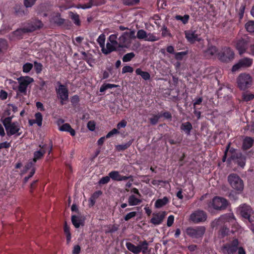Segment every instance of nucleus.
<instances>
[{"mask_svg": "<svg viewBox=\"0 0 254 254\" xmlns=\"http://www.w3.org/2000/svg\"><path fill=\"white\" fill-rule=\"evenodd\" d=\"M11 117H7L1 121L5 128L6 134L8 136H19L22 133L20 125L17 122H11Z\"/></svg>", "mask_w": 254, "mask_h": 254, "instance_id": "f257e3e1", "label": "nucleus"}, {"mask_svg": "<svg viewBox=\"0 0 254 254\" xmlns=\"http://www.w3.org/2000/svg\"><path fill=\"white\" fill-rule=\"evenodd\" d=\"M118 34L115 33L111 34L108 38L106 46L103 50V53L107 55L112 52L117 51L121 48V45L118 39Z\"/></svg>", "mask_w": 254, "mask_h": 254, "instance_id": "f03ea898", "label": "nucleus"}, {"mask_svg": "<svg viewBox=\"0 0 254 254\" xmlns=\"http://www.w3.org/2000/svg\"><path fill=\"white\" fill-rule=\"evenodd\" d=\"M136 38L134 30L129 29L123 32L118 38L122 48H128L130 47L132 40Z\"/></svg>", "mask_w": 254, "mask_h": 254, "instance_id": "7ed1b4c3", "label": "nucleus"}, {"mask_svg": "<svg viewBox=\"0 0 254 254\" xmlns=\"http://www.w3.org/2000/svg\"><path fill=\"white\" fill-rule=\"evenodd\" d=\"M228 181L234 190L238 193L241 192L244 188L243 181L236 174H231L228 177Z\"/></svg>", "mask_w": 254, "mask_h": 254, "instance_id": "20e7f679", "label": "nucleus"}, {"mask_svg": "<svg viewBox=\"0 0 254 254\" xmlns=\"http://www.w3.org/2000/svg\"><path fill=\"white\" fill-rule=\"evenodd\" d=\"M18 82L17 93L27 94V89L30 84L34 82L33 78L28 76H20L17 79Z\"/></svg>", "mask_w": 254, "mask_h": 254, "instance_id": "39448f33", "label": "nucleus"}, {"mask_svg": "<svg viewBox=\"0 0 254 254\" xmlns=\"http://www.w3.org/2000/svg\"><path fill=\"white\" fill-rule=\"evenodd\" d=\"M252 77L248 73L240 74L237 78V83L238 87L243 90L250 87L252 84Z\"/></svg>", "mask_w": 254, "mask_h": 254, "instance_id": "423d86ee", "label": "nucleus"}, {"mask_svg": "<svg viewBox=\"0 0 254 254\" xmlns=\"http://www.w3.org/2000/svg\"><path fill=\"white\" fill-rule=\"evenodd\" d=\"M205 231V227L202 226L189 227L186 229V234L192 239H201Z\"/></svg>", "mask_w": 254, "mask_h": 254, "instance_id": "0eeeda50", "label": "nucleus"}, {"mask_svg": "<svg viewBox=\"0 0 254 254\" xmlns=\"http://www.w3.org/2000/svg\"><path fill=\"white\" fill-rule=\"evenodd\" d=\"M228 204L226 199L220 197H214L212 202H210L208 205V210L210 211L212 209L220 210L225 209Z\"/></svg>", "mask_w": 254, "mask_h": 254, "instance_id": "6e6552de", "label": "nucleus"}, {"mask_svg": "<svg viewBox=\"0 0 254 254\" xmlns=\"http://www.w3.org/2000/svg\"><path fill=\"white\" fill-rule=\"evenodd\" d=\"M126 246L128 251L134 254H139L141 252L145 254L148 249V243L145 241L140 243L137 246L130 242H127Z\"/></svg>", "mask_w": 254, "mask_h": 254, "instance_id": "1a4fd4ad", "label": "nucleus"}, {"mask_svg": "<svg viewBox=\"0 0 254 254\" xmlns=\"http://www.w3.org/2000/svg\"><path fill=\"white\" fill-rule=\"evenodd\" d=\"M236 220L232 213H229L222 215L218 219L215 220L213 222V226L224 225L228 226V224L235 225Z\"/></svg>", "mask_w": 254, "mask_h": 254, "instance_id": "9d476101", "label": "nucleus"}, {"mask_svg": "<svg viewBox=\"0 0 254 254\" xmlns=\"http://www.w3.org/2000/svg\"><path fill=\"white\" fill-rule=\"evenodd\" d=\"M58 84L59 86L56 88V91L58 97L60 99L61 103L63 105L68 99V91L64 85L61 84L60 82H58Z\"/></svg>", "mask_w": 254, "mask_h": 254, "instance_id": "9b49d317", "label": "nucleus"}, {"mask_svg": "<svg viewBox=\"0 0 254 254\" xmlns=\"http://www.w3.org/2000/svg\"><path fill=\"white\" fill-rule=\"evenodd\" d=\"M207 219L206 213L201 210L193 211L190 215V220L194 223L204 222Z\"/></svg>", "mask_w": 254, "mask_h": 254, "instance_id": "f8f14e48", "label": "nucleus"}, {"mask_svg": "<svg viewBox=\"0 0 254 254\" xmlns=\"http://www.w3.org/2000/svg\"><path fill=\"white\" fill-rule=\"evenodd\" d=\"M253 63V59L250 58L241 59L236 64L233 66L232 70L233 72H235L241 68L249 67L252 65Z\"/></svg>", "mask_w": 254, "mask_h": 254, "instance_id": "ddd939ff", "label": "nucleus"}, {"mask_svg": "<svg viewBox=\"0 0 254 254\" xmlns=\"http://www.w3.org/2000/svg\"><path fill=\"white\" fill-rule=\"evenodd\" d=\"M234 53L230 48L225 47L223 49L222 52L219 53L218 58L222 62H229L234 58Z\"/></svg>", "mask_w": 254, "mask_h": 254, "instance_id": "4468645a", "label": "nucleus"}, {"mask_svg": "<svg viewBox=\"0 0 254 254\" xmlns=\"http://www.w3.org/2000/svg\"><path fill=\"white\" fill-rule=\"evenodd\" d=\"M248 39H244L242 38L238 40L236 43V48L238 51L240 55L244 53H248L249 52V46Z\"/></svg>", "mask_w": 254, "mask_h": 254, "instance_id": "2eb2a0df", "label": "nucleus"}, {"mask_svg": "<svg viewBox=\"0 0 254 254\" xmlns=\"http://www.w3.org/2000/svg\"><path fill=\"white\" fill-rule=\"evenodd\" d=\"M239 242L237 239H234L231 243L226 244L222 247V251L225 253L232 254L238 250Z\"/></svg>", "mask_w": 254, "mask_h": 254, "instance_id": "dca6fc26", "label": "nucleus"}, {"mask_svg": "<svg viewBox=\"0 0 254 254\" xmlns=\"http://www.w3.org/2000/svg\"><path fill=\"white\" fill-rule=\"evenodd\" d=\"M238 211L243 218L248 219L251 221L250 216L253 213V210L249 205L245 204H242L238 207Z\"/></svg>", "mask_w": 254, "mask_h": 254, "instance_id": "f3484780", "label": "nucleus"}, {"mask_svg": "<svg viewBox=\"0 0 254 254\" xmlns=\"http://www.w3.org/2000/svg\"><path fill=\"white\" fill-rule=\"evenodd\" d=\"M185 37L188 41L191 43H193L196 41H199L201 40L198 37V35L196 34L195 31L191 30L185 31Z\"/></svg>", "mask_w": 254, "mask_h": 254, "instance_id": "a211bd4d", "label": "nucleus"}, {"mask_svg": "<svg viewBox=\"0 0 254 254\" xmlns=\"http://www.w3.org/2000/svg\"><path fill=\"white\" fill-rule=\"evenodd\" d=\"M109 176L114 181H125L129 178H132L131 176H124L120 174L119 172L117 171H113L109 173Z\"/></svg>", "mask_w": 254, "mask_h": 254, "instance_id": "6ab92c4d", "label": "nucleus"}, {"mask_svg": "<svg viewBox=\"0 0 254 254\" xmlns=\"http://www.w3.org/2000/svg\"><path fill=\"white\" fill-rule=\"evenodd\" d=\"M166 215V213L165 211L153 214V217L151 219V222L155 225H159L162 222Z\"/></svg>", "mask_w": 254, "mask_h": 254, "instance_id": "aec40b11", "label": "nucleus"}, {"mask_svg": "<svg viewBox=\"0 0 254 254\" xmlns=\"http://www.w3.org/2000/svg\"><path fill=\"white\" fill-rule=\"evenodd\" d=\"M43 26V24L41 21L39 20H35L30 24V26L27 28L21 29V31L23 32H31L37 29L41 28Z\"/></svg>", "mask_w": 254, "mask_h": 254, "instance_id": "412c9836", "label": "nucleus"}, {"mask_svg": "<svg viewBox=\"0 0 254 254\" xmlns=\"http://www.w3.org/2000/svg\"><path fill=\"white\" fill-rule=\"evenodd\" d=\"M217 49L213 46L209 45L207 49L204 51V55L207 58H211L217 54Z\"/></svg>", "mask_w": 254, "mask_h": 254, "instance_id": "4be33fe9", "label": "nucleus"}, {"mask_svg": "<svg viewBox=\"0 0 254 254\" xmlns=\"http://www.w3.org/2000/svg\"><path fill=\"white\" fill-rule=\"evenodd\" d=\"M127 201L129 206H133L140 204L142 200L135 195L131 194L129 196Z\"/></svg>", "mask_w": 254, "mask_h": 254, "instance_id": "5701e85b", "label": "nucleus"}, {"mask_svg": "<svg viewBox=\"0 0 254 254\" xmlns=\"http://www.w3.org/2000/svg\"><path fill=\"white\" fill-rule=\"evenodd\" d=\"M104 3V0H101L100 2H98L96 0H90L88 3L80 5L78 7L82 9L89 8L93 5H99Z\"/></svg>", "mask_w": 254, "mask_h": 254, "instance_id": "b1692460", "label": "nucleus"}, {"mask_svg": "<svg viewBox=\"0 0 254 254\" xmlns=\"http://www.w3.org/2000/svg\"><path fill=\"white\" fill-rule=\"evenodd\" d=\"M254 143V139L250 137H246L243 140V148L245 150L250 148Z\"/></svg>", "mask_w": 254, "mask_h": 254, "instance_id": "393cba45", "label": "nucleus"}, {"mask_svg": "<svg viewBox=\"0 0 254 254\" xmlns=\"http://www.w3.org/2000/svg\"><path fill=\"white\" fill-rule=\"evenodd\" d=\"M59 129L62 131L68 132L71 135L74 136L75 134V130L71 128L69 124L66 123L60 127Z\"/></svg>", "mask_w": 254, "mask_h": 254, "instance_id": "a878e982", "label": "nucleus"}, {"mask_svg": "<svg viewBox=\"0 0 254 254\" xmlns=\"http://www.w3.org/2000/svg\"><path fill=\"white\" fill-rule=\"evenodd\" d=\"M45 153V150L43 147L41 148L39 150L35 151L34 153V158L32 160L36 163L38 160L40 159L43 157Z\"/></svg>", "mask_w": 254, "mask_h": 254, "instance_id": "bb28decb", "label": "nucleus"}, {"mask_svg": "<svg viewBox=\"0 0 254 254\" xmlns=\"http://www.w3.org/2000/svg\"><path fill=\"white\" fill-rule=\"evenodd\" d=\"M192 128L191 124L188 122L183 123L181 126V129L188 135L190 134V130Z\"/></svg>", "mask_w": 254, "mask_h": 254, "instance_id": "cd10ccee", "label": "nucleus"}, {"mask_svg": "<svg viewBox=\"0 0 254 254\" xmlns=\"http://www.w3.org/2000/svg\"><path fill=\"white\" fill-rule=\"evenodd\" d=\"M168 201V198L165 196L162 199H157L155 202V206L157 208H161L167 204Z\"/></svg>", "mask_w": 254, "mask_h": 254, "instance_id": "c85d7f7f", "label": "nucleus"}, {"mask_svg": "<svg viewBox=\"0 0 254 254\" xmlns=\"http://www.w3.org/2000/svg\"><path fill=\"white\" fill-rule=\"evenodd\" d=\"M235 162L241 167H243L245 165V158L239 153L237 154Z\"/></svg>", "mask_w": 254, "mask_h": 254, "instance_id": "c756f323", "label": "nucleus"}, {"mask_svg": "<svg viewBox=\"0 0 254 254\" xmlns=\"http://www.w3.org/2000/svg\"><path fill=\"white\" fill-rule=\"evenodd\" d=\"M135 73L136 74L140 75L142 78L145 80L150 79V75L149 73L147 72L142 71L140 68H137L135 70Z\"/></svg>", "mask_w": 254, "mask_h": 254, "instance_id": "7c9ffc66", "label": "nucleus"}, {"mask_svg": "<svg viewBox=\"0 0 254 254\" xmlns=\"http://www.w3.org/2000/svg\"><path fill=\"white\" fill-rule=\"evenodd\" d=\"M105 36L104 34H101L100 35L98 39H97V42L99 44L100 47L101 48V50L103 52V50L105 49Z\"/></svg>", "mask_w": 254, "mask_h": 254, "instance_id": "2f4dec72", "label": "nucleus"}, {"mask_svg": "<svg viewBox=\"0 0 254 254\" xmlns=\"http://www.w3.org/2000/svg\"><path fill=\"white\" fill-rule=\"evenodd\" d=\"M247 31L251 33H254V21H249L245 24Z\"/></svg>", "mask_w": 254, "mask_h": 254, "instance_id": "473e14b6", "label": "nucleus"}, {"mask_svg": "<svg viewBox=\"0 0 254 254\" xmlns=\"http://www.w3.org/2000/svg\"><path fill=\"white\" fill-rule=\"evenodd\" d=\"M71 221L73 225L76 228H79L81 223L80 218L75 215H72L71 216Z\"/></svg>", "mask_w": 254, "mask_h": 254, "instance_id": "72a5a7b5", "label": "nucleus"}, {"mask_svg": "<svg viewBox=\"0 0 254 254\" xmlns=\"http://www.w3.org/2000/svg\"><path fill=\"white\" fill-rule=\"evenodd\" d=\"M132 143V141H129L127 143H123L122 144L116 146V148L118 151H122L129 147Z\"/></svg>", "mask_w": 254, "mask_h": 254, "instance_id": "f704fd0d", "label": "nucleus"}, {"mask_svg": "<svg viewBox=\"0 0 254 254\" xmlns=\"http://www.w3.org/2000/svg\"><path fill=\"white\" fill-rule=\"evenodd\" d=\"M35 164V162L33 160H31L28 163H27L24 167V168L23 170V173H25L29 170H30L31 171L32 169H35L34 167Z\"/></svg>", "mask_w": 254, "mask_h": 254, "instance_id": "c9c22d12", "label": "nucleus"}, {"mask_svg": "<svg viewBox=\"0 0 254 254\" xmlns=\"http://www.w3.org/2000/svg\"><path fill=\"white\" fill-rule=\"evenodd\" d=\"M159 38L155 36L152 33H146V36L145 38V41H150V42H154L159 40Z\"/></svg>", "mask_w": 254, "mask_h": 254, "instance_id": "e433bc0d", "label": "nucleus"}, {"mask_svg": "<svg viewBox=\"0 0 254 254\" xmlns=\"http://www.w3.org/2000/svg\"><path fill=\"white\" fill-rule=\"evenodd\" d=\"M35 120H34L37 124V125L39 127H41L42 126V120H43V117L42 114L38 112L36 113L35 115Z\"/></svg>", "mask_w": 254, "mask_h": 254, "instance_id": "4c0bfd02", "label": "nucleus"}, {"mask_svg": "<svg viewBox=\"0 0 254 254\" xmlns=\"http://www.w3.org/2000/svg\"><path fill=\"white\" fill-rule=\"evenodd\" d=\"M135 57V54L132 53H129L125 55L123 58V61L124 62H128L131 60Z\"/></svg>", "mask_w": 254, "mask_h": 254, "instance_id": "58836bf2", "label": "nucleus"}, {"mask_svg": "<svg viewBox=\"0 0 254 254\" xmlns=\"http://www.w3.org/2000/svg\"><path fill=\"white\" fill-rule=\"evenodd\" d=\"M190 16L189 15L186 14L184 16L181 15H176L175 18L178 20L181 21L184 24L188 23Z\"/></svg>", "mask_w": 254, "mask_h": 254, "instance_id": "ea45409f", "label": "nucleus"}, {"mask_svg": "<svg viewBox=\"0 0 254 254\" xmlns=\"http://www.w3.org/2000/svg\"><path fill=\"white\" fill-rule=\"evenodd\" d=\"M146 33L147 32L144 30H139L137 32L136 38H137L139 39L145 40V37L146 36Z\"/></svg>", "mask_w": 254, "mask_h": 254, "instance_id": "a19ab883", "label": "nucleus"}, {"mask_svg": "<svg viewBox=\"0 0 254 254\" xmlns=\"http://www.w3.org/2000/svg\"><path fill=\"white\" fill-rule=\"evenodd\" d=\"M33 65L32 64L27 63L23 65L22 71L24 73H28L32 68Z\"/></svg>", "mask_w": 254, "mask_h": 254, "instance_id": "79ce46f5", "label": "nucleus"}, {"mask_svg": "<svg viewBox=\"0 0 254 254\" xmlns=\"http://www.w3.org/2000/svg\"><path fill=\"white\" fill-rule=\"evenodd\" d=\"M243 98L245 101H249L254 98V95L250 93H245L243 95Z\"/></svg>", "mask_w": 254, "mask_h": 254, "instance_id": "37998d69", "label": "nucleus"}, {"mask_svg": "<svg viewBox=\"0 0 254 254\" xmlns=\"http://www.w3.org/2000/svg\"><path fill=\"white\" fill-rule=\"evenodd\" d=\"M188 54L187 51L175 53V58L177 60H182L183 57Z\"/></svg>", "mask_w": 254, "mask_h": 254, "instance_id": "c03bdc74", "label": "nucleus"}, {"mask_svg": "<svg viewBox=\"0 0 254 254\" xmlns=\"http://www.w3.org/2000/svg\"><path fill=\"white\" fill-rule=\"evenodd\" d=\"M136 214H137L136 212H135V211L130 212L128 213L125 216L124 219L125 221H127L129 220V219L135 217Z\"/></svg>", "mask_w": 254, "mask_h": 254, "instance_id": "a18cd8bd", "label": "nucleus"}, {"mask_svg": "<svg viewBox=\"0 0 254 254\" xmlns=\"http://www.w3.org/2000/svg\"><path fill=\"white\" fill-rule=\"evenodd\" d=\"M70 16H71L72 19L73 20L74 23L77 25H80V20L79 19L78 15L71 13Z\"/></svg>", "mask_w": 254, "mask_h": 254, "instance_id": "49530a36", "label": "nucleus"}, {"mask_svg": "<svg viewBox=\"0 0 254 254\" xmlns=\"http://www.w3.org/2000/svg\"><path fill=\"white\" fill-rule=\"evenodd\" d=\"M110 178H111L109 176L102 177L99 181V184L100 185H104L107 184L109 182Z\"/></svg>", "mask_w": 254, "mask_h": 254, "instance_id": "de8ad7c7", "label": "nucleus"}, {"mask_svg": "<svg viewBox=\"0 0 254 254\" xmlns=\"http://www.w3.org/2000/svg\"><path fill=\"white\" fill-rule=\"evenodd\" d=\"M161 117L160 115H154L152 118H151L150 120V122L151 124L155 125L156 124L159 120V119Z\"/></svg>", "mask_w": 254, "mask_h": 254, "instance_id": "09e8293b", "label": "nucleus"}, {"mask_svg": "<svg viewBox=\"0 0 254 254\" xmlns=\"http://www.w3.org/2000/svg\"><path fill=\"white\" fill-rule=\"evenodd\" d=\"M133 71V68L129 65L124 66L122 68V73H125L127 72L131 73Z\"/></svg>", "mask_w": 254, "mask_h": 254, "instance_id": "8fccbe9b", "label": "nucleus"}, {"mask_svg": "<svg viewBox=\"0 0 254 254\" xmlns=\"http://www.w3.org/2000/svg\"><path fill=\"white\" fill-rule=\"evenodd\" d=\"M34 68L37 73H40L42 69V65L41 64L34 62Z\"/></svg>", "mask_w": 254, "mask_h": 254, "instance_id": "3c124183", "label": "nucleus"}, {"mask_svg": "<svg viewBox=\"0 0 254 254\" xmlns=\"http://www.w3.org/2000/svg\"><path fill=\"white\" fill-rule=\"evenodd\" d=\"M119 133V131L117 129L114 128L107 133V134L106 136V138H110V137L112 136L113 135L118 134Z\"/></svg>", "mask_w": 254, "mask_h": 254, "instance_id": "603ef678", "label": "nucleus"}, {"mask_svg": "<svg viewBox=\"0 0 254 254\" xmlns=\"http://www.w3.org/2000/svg\"><path fill=\"white\" fill-rule=\"evenodd\" d=\"M248 54L254 56V39L250 42Z\"/></svg>", "mask_w": 254, "mask_h": 254, "instance_id": "864d4df0", "label": "nucleus"}, {"mask_svg": "<svg viewBox=\"0 0 254 254\" xmlns=\"http://www.w3.org/2000/svg\"><path fill=\"white\" fill-rule=\"evenodd\" d=\"M87 127L89 130L93 131L95 129V124L93 121H89L87 124Z\"/></svg>", "mask_w": 254, "mask_h": 254, "instance_id": "5fc2aeb1", "label": "nucleus"}, {"mask_svg": "<svg viewBox=\"0 0 254 254\" xmlns=\"http://www.w3.org/2000/svg\"><path fill=\"white\" fill-rule=\"evenodd\" d=\"M36 0H25L24 4L26 7H31L35 2Z\"/></svg>", "mask_w": 254, "mask_h": 254, "instance_id": "6e6d98bb", "label": "nucleus"}, {"mask_svg": "<svg viewBox=\"0 0 254 254\" xmlns=\"http://www.w3.org/2000/svg\"><path fill=\"white\" fill-rule=\"evenodd\" d=\"M174 221V217L173 215H170L167 219V226L170 227L172 225Z\"/></svg>", "mask_w": 254, "mask_h": 254, "instance_id": "4d7b16f0", "label": "nucleus"}, {"mask_svg": "<svg viewBox=\"0 0 254 254\" xmlns=\"http://www.w3.org/2000/svg\"><path fill=\"white\" fill-rule=\"evenodd\" d=\"M8 82L11 85L12 89L14 90H16L17 91V87L18 85H17V82L15 81H13L11 79H9L8 80Z\"/></svg>", "mask_w": 254, "mask_h": 254, "instance_id": "13d9d810", "label": "nucleus"}, {"mask_svg": "<svg viewBox=\"0 0 254 254\" xmlns=\"http://www.w3.org/2000/svg\"><path fill=\"white\" fill-rule=\"evenodd\" d=\"M127 122L125 120H123L118 124L117 128L118 129H120L121 128L125 127L126 126H127Z\"/></svg>", "mask_w": 254, "mask_h": 254, "instance_id": "bf43d9fd", "label": "nucleus"}, {"mask_svg": "<svg viewBox=\"0 0 254 254\" xmlns=\"http://www.w3.org/2000/svg\"><path fill=\"white\" fill-rule=\"evenodd\" d=\"M35 172V169H32L31 171L30 172V175L28 177H25L24 179V182L26 183L28 180L31 178Z\"/></svg>", "mask_w": 254, "mask_h": 254, "instance_id": "052dcab7", "label": "nucleus"}, {"mask_svg": "<svg viewBox=\"0 0 254 254\" xmlns=\"http://www.w3.org/2000/svg\"><path fill=\"white\" fill-rule=\"evenodd\" d=\"M229 230L227 228H222L220 231V235L221 237H224L228 234Z\"/></svg>", "mask_w": 254, "mask_h": 254, "instance_id": "680f3d73", "label": "nucleus"}, {"mask_svg": "<svg viewBox=\"0 0 254 254\" xmlns=\"http://www.w3.org/2000/svg\"><path fill=\"white\" fill-rule=\"evenodd\" d=\"M7 93L4 90H1L0 92V99L5 100L7 98Z\"/></svg>", "mask_w": 254, "mask_h": 254, "instance_id": "e2e57ef3", "label": "nucleus"}, {"mask_svg": "<svg viewBox=\"0 0 254 254\" xmlns=\"http://www.w3.org/2000/svg\"><path fill=\"white\" fill-rule=\"evenodd\" d=\"M80 252V247L79 245H75L72 251L73 254H78Z\"/></svg>", "mask_w": 254, "mask_h": 254, "instance_id": "0e129e2a", "label": "nucleus"}, {"mask_svg": "<svg viewBox=\"0 0 254 254\" xmlns=\"http://www.w3.org/2000/svg\"><path fill=\"white\" fill-rule=\"evenodd\" d=\"M10 146V143L6 141L0 143V149L2 148H7Z\"/></svg>", "mask_w": 254, "mask_h": 254, "instance_id": "69168bd1", "label": "nucleus"}, {"mask_svg": "<svg viewBox=\"0 0 254 254\" xmlns=\"http://www.w3.org/2000/svg\"><path fill=\"white\" fill-rule=\"evenodd\" d=\"M83 37L81 36L76 37L75 39V41H73L74 45H77V44H80L83 41Z\"/></svg>", "mask_w": 254, "mask_h": 254, "instance_id": "338daca9", "label": "nucleus"}, {"mask_svg": "<svg viewBox=\"0 0 254 254\" xmlns=\"http://www.w3.org/2000/svg\"><path fill=\"white\" fill-rule=\"evenodd\" d=\"M102 193V192L101 190L96 191L92 194L91 197L96 199Z\"/></svg>", "mask_w": 254, "mask_h": 254, "instance_id": "774afa93", "label": "nucleus"}]
</instances>
